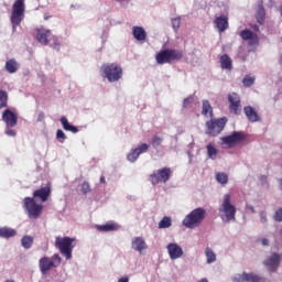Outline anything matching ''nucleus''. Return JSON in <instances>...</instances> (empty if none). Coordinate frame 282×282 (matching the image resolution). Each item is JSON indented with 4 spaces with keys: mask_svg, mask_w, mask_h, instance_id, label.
Returning <instances> with one entry per match:
<instances>
[{
    "mask_svg": "<svg viewBox=\"0 0 282 282\" xmlns=\"http://www.w3.org/2000/svg\"><path fill=\"white\" fill-rule=\"evenodd\" d=\"M281 263V256L279 253H273L270 258L264 261V265L269 268L270 272H274Z\"/></svg>",
    "mask_w": 282,
    "mask_h": 282,
    "instance_id": "nucleus-17",
    "label": "nucleus"
},
{
    "mask_svg": "<svg viewBox=\"0 0 282 282\" xmlns=\"http://www.w3.org/2000/svg\"><path fill=\"white\" fill-rule=\"evenodd\" d=\"M183 57H184V53H182V51H177L173 48L161 51L155 56L156 63L159 65L173 63V61H182Z\"/></svg>",
    "mask_w": 282,
    "mask_h": 282,
    "instance_id": "nucleus-7",
    "label": "nucleus"
},
{
    "mask_svg": "<svg viewBox=\"0 0 282 282\" xmlns=\"http://www.w3.org/2000/svg\"><path fill=\"white\" fill-rule=\"evenodd\" d=\"M74 241H76V238L56 237L55 248H58L61 254L69 260L72 259V252L74 250Z\"/></svg>",
    "mask_w": 282,
    "mask_h": 282,
    "instance_id": "nucleus-6",
    "label": "nucleus"
},
{
    "mask_svg": "<svg viewBox=\"0 0 282 282\" xmlns=\"http://www.w3.org/2000/svg\"><path fill=\"white\" fill-rule=\"evenodd\" d=\"M214 23L220 33L226 32V30L228 29V17H226V15L217 17L215 19Z\"/></svg>",
    "mask_w": 282,
    "mask_h": 282,
    "instance_id": "nucleus-19",
    "label": "nucleus"
},
{
    "mask_svg": "<svg viewBox=\"0 0 282 282\" xmlns=\"http://www.w3.org/2000/svg\"><path fill=\"white\" fill-rule=\"evenodd\" d=\"M17 237V231L10 227H0V238L1 239H12Z\"/></svg>",
    "mask_w": 282,
    "mask_h": 282,
    "instance_id": "nucleus-26",
    "label": "nucleus"
},
{
    "mask_svg": "<svg viewBox=\"0 0 282 282\" xmlns=\"http://www.w3.org/2000/svg\"><path fill=\"white\" fill-rule=\"evenodd\" d=\"M162 142H164V138L159 137L158 134L153 135L152 138V147L153 149H158V147H160V144H162Z\"/></svg>",
    "mask_w": 282,
    "mask_h": 282,
    "instance_id": "nucleus-37",
    "label": "nucleus"
},
{
    "mask_svg": "<svg viewBox=\"0 0 282 282\" xmlns=\"http://www.w3.org/2000/svg\"><path fill=\"white\" fill-rule=\"evenodd\" d=\"M137 149V152L139 153V155L141 153H147V151H149V144L147 143H142L141 145H139Z\"/></svg>",
    "mask_w": 282,
    "mask_h": 282,
    "instance_id": "nucleus-44",
    "label": "nucleus"
},
{
    "mask_svg": "<svg viewBox=\"0 0 282 282\" xmlns=\"http://www.w3.org/2000/svg\"><path fill=\"white\" fill-rule=\"evenodd\" d=\"M172 220H171V217L169 216H165L161 219V221L159 223V228L160 230L164 229V228H171L172 226Z\"/></svg>",
    "mask_w": 282,
    "mask_h": 282,
    "instance_id": "nucleus-35",
    "label": "nucleus"
},
{
    "mask_svg": "<svg viewBox=\"0 0 282 282\" xmlns=\"http://www.w3.org/2000/svg\"><path fill=\"white\" fill-rule=\"evenodd\" d=\"M260 220L262 224H265L267 219L265 216L263 215V213L260 215Z\"/></svg>",
    "mask_w": 282,
    "mask_h": 282,
    "instance_id": "nucleus-48",
    "label": "nucleus"
},
{
    "mask_svg": "<svg viewBox=\"0 0 282 282\" xmlns=\"http://www.w3.org/2000/svg\"><path fill=\"white\" fill-rule=\"evenodd\" d=\"M205 257L207 259V263H215V261H217V254H215V251H213L210 247L205 249Z\"/></svg>",
    "mask_w": 282,
    "mask_h": 282,
    "instance_id": "nucleus-32",
    "label": "nucleus"
},
{
    "mask_svg": "<svg viewBox=\"0 0 282 282\" xmlns=\"http://www.w3.org/2000/svg\"><path fill=\"white\" fill-rule=\"evenodd\" d=\"M45 120V112L41 111L37 116V122H43Z\"/></svg>",
    "mask_w": 282,
    "mask_h": 282,
    "instance_id": "nucleus-47",
    "label": "nucleus"
},
{
    "mask_svg": "<svg viewBox=\"0 0 282 282\" xmlns=\"http://www.w3.org/2000/svg\"><path fill=\"white\" fill-rule=\"evenodd\" d=\"M34 243V237L32 236H24L21 239V246L22 248H24L25 250H30V248H32V245Z\"/></svg>",
    "mask_w": 282,
    "mask_h": 282,
    "instance_id": "nucleus-31",
    "label": "nucleus"
},
{
    "mask_svg": "<svg viewBox=\"0 0 282 282\" xmlns=\"http://www.w3.org/2000/svg\"><path fill=\"white\" fill-rule=\"evenodd\" d=\"M4 67L9 74H17V72H19V62H17L14 58H11L6 62Z\"/></svg>",
    "mask_w": 282,
    "mask_h": 282,
    "instance_id": "nucleus-27",
    "label": "nucleus"
},
{
    "mask_svg": "<svg viewBox=\"0 0 282 282\" xmlns=\"http://www.w3.org/2000/svg\"><path fill=\"white\" fill-rule=\"evenodd\" d=\"M240 37L242 41H251L252 44L259 43V36H257V33L246 29L240 32Z\"/></svg>",
    "mask_w": 282,
    "mask_h": 282,
    "instance_id": "nucleus-20",
    "label": "nucleus"
},
{
    "mask_svg": "<svg viewBox=\"0 0 282 282\" xmlns=\"http://www.w3.org/2000/svg\"><path fill=\"white\" fill-rule=\"evenodd\" d=\"M206 218V209L198 207L192 210L183 220L186 228H195L199 226Z\"/></svg>",
    "mask_w": 282,
    "mask_h": 282,
    "instance_id": "nucleus-4",
    "label": "nucleus"
},
{
    "mask_svg": "<svg viewBox=\"0 0 282 282\" xmlns=\"http://www.w3.org/2000/svg\"><path fill=\"white\" fill-rule=\"evenodd\" d=\"M120 228V226H118V224L110 221L107 223L106 225H99L97 226V230H99V232H113L116 230H118Z\"/></svg>",
    "mask_w": 282,
    "mask_h": 282,
    "instance_id": "nucleus-23",
    "label": "nucleus"
},
{
    "mask_svg": "<svg viewBox=\"0 0 282 282\" xmlns=\"http://www.w3.org/2000/svg\"><path fill=\"white\" fill-rule=\"evenodd\" d=\"M166 248L172 261H175V259H182V257H184V250L182 247H180V245L170 242Z\"/></svg>",
    "mask_w": 282,
    "mask_h": 282,
    "instance_id": "nucleus-16",
    "label": "nucleus"
},
{
    "mask_svg": "<svg viewBox=\"0 0 282 282\" xmlns=\"http://www.w3.org/2000/svg\"><path fill=\"white\" fill-rule=\"evenodd\" d=\"M268 243H269V240L265 239V238H263V239H262V246H268Z\"/></svg>",
    "mask_w": 282,
    "mask_h": 282,
    "instance_id": "nucleus-49",
    "label": "nucleus"
},
{
    "mask_svg": "<svg viewBox=\"0 0 282 282\" xmlns=\"http://www.w3.org/2000/svg\"><path fill=\"white\" fill-rule=\"evenodd\" d=\"M274 219L275 221H282V208L275 212Z\"/></svg>",
    "mask_w": 282,
    "mask_h": 282,
    "instance_id": "nucleus-45",
    "label": "nucleus"
},
{
    "mask_svg": "<svg viewBox=\"0 0 282 282\" xmlns=\"http://www.w3.org/2000/svg\"><path fill=\"white\" fill-rule=\"evenodd\" d=\"M138 158H140V153L138 152L137 149H133L129 152V154L127 155V160L129 162H135V160H138Z\"/></svg>",
    "mask_w": 282,
    "mask_h": 282,
    "instance_id": "nucleus-36",
    "label": "nucleus"
},
{
    "mask_svg": "<svg viewBox=\"0 0 282 282\" xmlns=\"http://www.w3.org/2000/svg\"><path fill=\"white\" fill-rule=\"evenodd\" d=\"M226 122H228V119L226 117L219 118V119H210L206 122V134L212 135V138H215L224 131V127H226Z\"/></svg>",
    "mask_w": 282,
    "mask_h": 282,
    "instance_id": "nucleus-9",
    "label": "nucleus"
},
{
    "mask_svg": "<svg viewBox=\"0 0 282 282\" xmlns=\"http://www.w3.org/2000/svg\"><path fill=\"white\" fill-rule=\"evenodd\" d=\"M80 191L84 195H87L89 193H91V186L89 185V182H84L82 185H80Z\"/></svg>",
    "mask_w": 282,
    "mask_h": 282,
    "instance_id": "nucleus-42",
    "label": "nucleus"
},
{
    "mask_svg": "<svg viewBox=\"0 0 282 282\" xmlns=\"http://www.w3.org/2000/svg\"><path fill=\"white\" fill-rule=\"evenodd\" d=\"M6 134L10 135L11 138H14V135H17V131L13 130L12 128L7 127Z\"/></svg>",
    "mask_w": 282,
    "mask_h": 282,
    "instance_id": "nucleus-46",
    "label": "nucleus"
},
{
    "mask_svg": "<svg viewBox=\"0 0 282 282\" xmlns=\"http://www.w3.org/2000/svg\"><path fill=\"white\" fill-rule=\"evenodd\" d=\"M118 282H129V278H121Z\"/></svg>",
    "mask_w": 282,
    "mask_h": 282,
    "instance_id": "nucleus-50",
    "label": "nucleus"
},
{
    "mask_svg": "<svg viewBox=\"0 0 282 282\" xmlns=\"http://www.w3.org/2000/svg\"><path fill=\"white\" fill-rule=\"evenodd\" d=\"M219 63H220L221 69H228L229 72H231L232 59L230 58V56L228 54L221 55L219 58Z\"/></svg>",
    "mask_w": 282,
    "mask_h": 282,
    "instance_id": "nucleus-25",
    "label": "nucleus"
},
{
    "mask_svg": "<svg viewBox=\"0 0 282 282\" xmlns=\"http://www.w3.org/2000/svg\"><path fill=\"white\" fill-rule=\"evenodd\" d=\"M132 35L134 36L135 41H147V31L142 26H133Z\"/></svg>",
    "mask_w": 282,
    "mask_h": 282,
    "instance_id": "nucleus-22",
    "label": "nucleus"
},
{
    "mask_svg": "<svg viewBox=\"0 0 282 282\" xmlns=\"http://www.w3.org/2000/svg\"><path fill=\"white\" fill-rule=\"evenodd\" d=\"M8 91L6 90H0V110L8 108Z\"/></svg>",
    "mask_w": 282,
    "mask_h": 282,
    "instance_id": "nucleus-33",
    "label": "nucleus"
},
{
    "mask_svg": "<svg viewBox=\"0 0 282 282\" xmlns=\"http://www.w3.org/2000/svg\"><path fill=\"white\" fill-rule=\"evenodd\" d=\"M246 132L234 131L231 134L223 137L221 142L226 144L228 149H232L237 147V144H241L246 140Z\"/></svg>",
    "mask_w": 282,
    "mask_h": 282,
    "instance_id": "nucleus-12",
    "label": "nucleus"
},
{
    "mask_svg": "<svg viewBox=\"0 0 282 282\" xmlns=\"http://www.w3.org/2000/svg\"><path fill=\"white\" fill-rule=\"evenodd\" d=\"M256 19L258 21V23H260V25H263L264 21H265V9L263 8V6H259L257 13H256Z\"/></svg>",
    "mask_w": 282,
    "mask_h": 282,
    "instance_id": "nucleus-30",
    "label": "nucleus"
},
{
    "mask_svg": "<svg viewBox=\"0 0 282 282\" xmlns=\"http://www.w3.org/2000/svg\"><path fill=\"white\" fill-rule=\"evenodd\" d=\"M105 182H106V181H105V176H101V177H100V184H105Z\"/></svg>",
    "mask_w": 282,
    "mask_h": 282,
    "instance_id": "nucleus-51",
    "label": "nucleus"
},
{
    "mask_svg": "<svg viewBox=\"0 0 282 282\" xmlns=\"http://www.w3.org/2000/svg\"><path fill=\"white\" fill-rule=\"evenodd\" d=\"M6 282H15L14 280H7Z\"/></svg>",
    "mask_w": 282,
    "mask_h": 282,
    "instance_id": "nucleus-54",
    "label": "nucleus"
},
{
    "mask_svg": "<svg viewBox=\"0 0 282 282\" xmlns=\"http://www.w3.org/2000/svg\"><path fill=\"white\" fill-rule=\"evenodd\" d=\"M132 248L137 252H142V250H147V242L141 237H134L132 239Z\"/></svg>",
    "mask_w": 282,
    "mask_h": 282,
    "instance_id": "nucleus-24",
    "label": "nucleus"
},
{
    "mask_svg": "<svg viewBox=\"0 0 282 282\" xmlns=\"http://www.w3.org/2000/svg\"><path fill=\"white\" fill-rule=\"evenodd\" d=\"M262 178H264V180H265V176H262Z\"/></svg>",
    "mask_w": 282,
    "mask_h": 282,
    "instance_id": "nucleus-55",
    "label": "nucleus"
},
{
    "mask_svg": "<svg viewBox=\"0 0 282 282\" xmlns=\"http://www.w3.org/2000/svg\"><path fill=\"white\" fill-rule=\"evenodd\" d=\"M180 25H182V18H180V17L173 18L172 19V28L175 32H177V30H180Z\"/></svg>",
    "mask_w": 282,
    "mask_h": 282,
    "instance_id": "nucleus-40",
    "label": "nucleus"
},
{
    "mask_svg": "<svg viewBox=\"0 0 282 282\" xmlns=\"http://www.w3.org/2000/svg\"><path fill=\"white\" fill-rule=\"evenodd\" d=\"M228 102H229L230 113H235V116H239V113H241V97H239V94L237 93L229 94Z\"/></svg>",
    "mask_w": 282,
    "mask_h": 282,
    "instance_id": "nucleus-13",
    "label": "nucleus"
},
{
    "mask_svg": "<svg viewBox=\"0 0 282 282\" xmlns=\"http://www.w3.org/2000/svg\"><path fill=\"white\" fill-rule=\"evenodd\" d=\"M23 208L26 210L30 219H39V217H41V213H43V205L37 204V202L32 197H24Z\"/></svg>",
    "mask_w": 282,
    "mask_h": 282,
    "instance_id": "nucleus-8",
    "label": "nucleus"
},
{
    "mask_svg": "<svg viewBox=\"0 0 282 282\" xmlns=\"http://www.w3.org/2000/svg\"><path fill=\"white\" fill-rule=\"evenodd\" d=\"M101 75L107 78L108 83H118L122 78V66L110 63L101 66Z\"/></svg>",
    "mask_w": 282,
    "mask_h": 282,
    "instance_id": "nucleus-2",
    "label": "nucleus"
},
{
    "mask_svg": "<svg viewBox=\"0 0 282 282\" xmlns=\"http://www.w3.org/2000/svg\"><path fill=\"white\" fill-rule=\"evenodd\" d=\"M36 41L41 43V45H50V41H53L51 47L53 50H61V43L58 42V37L52 34V31L47 29H37L36 30Z\"/></svg>",
    "mask_w": 282,
    "mask_h": 282,
    "instance_id": "nucleus-5",
    "label": "nucleus"
},
{
    "mask_svg": "<svg viewBox=\"0 0 282 282\" xmlns=\"http://www.w3.org/2000/svg\"><path fill=\"white\" fill-rule=\"evenodd\" d=\"M63 259L58 253L53 254L50 259L48 257H43L39 261L40 270L42 274H47L52 268H58L61 265Z\"/></svg>",
    "mask_w": 282,
    "mask_h": 282,
    "instance_id": "nucleus-11",
    "label": "nucleus"
},
{
    "mask_svg": "<svg viewBox=\"0 0 282 282\" xmlns=\"http://www.w3.org/2000/svg\"><path fill=\"white\" fill-rule=\"evenodd\" d=\"M219 151H217V148L213 145L212 143L207 144V155L210 160H217V154Z\"/></svg>",
    "mask_w": 282,
    "mask_h": 282,
    "instance_id": "nucleus-34",
    "label": "nucleus"
},
{
    "mask_svg": "<svg viewBox=\"0 0 282 282\" xmlns=\"http://www.w3.org/2000/svg\"><path fill=\"white\" fill-rule=\"evenodd\" d=\"M280 187L282 188V178L280 180Z\"/></svg>",
    "mask_w": 282,
    "mask_h": 282,
    "instance_id": "nucleus-53",
    "label": "nucleus"
},
{
    "mask_svg": "<svg viewBox=\"0 0 282 282\" xmlns=\"http://www.w3.org/2000/svg\"><path fill=\"white\" fill-rule=\"evenodd\" d=\"M202 116H205V118H213V106L210 105V101L206 99L203 100Z\"/></svg>",
    "mask_w": 282,
    "mask_h": 282,
    "instance_id": "nucleus-28",
    "label": "nucleus"
},
{
    "mask_svg": "<svg viewBox=\"0 0 282 282\" xmlns=\"http://www.w3.org/2000/svg\"><path fill=\"white\" fill-rule=\"evenodd\" d=\"M25 19V1L24 0H15L12 6L10 22L12 24V29L17 30L21 25V21Z\"/></svg>",
    "mask_w": 282,
    "mask_h": 282,
    "instance_id": "nucleus-1",
    "label": "nucleus"
},
{
    "mask_svg": "<svg viewBox=\"0 0 282 282\" xmlns=\"http://www.w3.org/2000/svg\"><path fill=\"white\" fill-rule=\"evenodd\" d=\"M50 195H52V186L50 183L33 192V199H40L44 204V202H47L50 199Z\"/></svg>",
    "mask_w": 282,
    "mask_h": 282,
    "instance_id": "nucleus-14",
    "label": "nucleus"
},
{
    "mask_svg": "<svg viewBox=\"0 0 282 282\" xmlns=\"http://www.w3.org/2000/svg\"><path fill=\"white\" fill-rule=\"evenodd\" d=\"M245 115L248 118L249 122H259L261 118L259 117V113L252 108V106H247L243 108Z\"/></svg>",
    "mask_w": 282,
    "mask_h": 282,
    "instance_id": "nucleus-21",
    "label": "nucleus"
},
{
    "mask_svg": "<svg viewBox=\"0 0 282 282\" xmlns=\"http://www.w3.org/2000/svg\"><path fill=\"white\" fill-rule=\"evenodd\" d=\"M242 85H243V87H252V85H254V77H251L250 75H247L242 79Z\"/></svg>",
    "mask_w": 282,
    "mask_h": 282,
    "instance_id": "nucleus-39",
    "label": "nucleus"
},
{
    "mask_svg": "<svg viewBox=\"0 0 282 282\" xmlns=\"http://www.w3.org/2000/svg\"><path fill=\"white\" fill-rule=\"evenodd\" d=\"M234 282H261V278L253 273H242L235 276Z\"/></svg>",
    "mask_w": 282,
    "mask_h": 282,
    "instance_id": "nucleus-18",
    "label": "nucleus"
},
{
    "mask_svg": "<svg viewBox=\"0 0 282 282\" xmlns=\"http://www.w3.org/2000/svg\"><path fill=\"white\" fill-rule=\"evenodd\" d=\"M173 170H171V167H162L150 174L149 181L151 182V184H153V186L158 184H166V182L171 180Z\"/></svg>",
    "mask_w": 282,
    "mask_h": 282,
    "instance_id": "nucleus-10",
    "label": "nucleus"
},
{
    "mask_svg": "<svg viewBox=\"0 0 282 282\" xmlns=\"http://www.w3.org/2000/svg\"><path fill=\"white\" fill-rule=\"evenodd\" d=\"M2 120L4 121L8 128L17 127L19 122V116H17L14 111L6 109L2 112Z\"/></svg>",
    "mask_w": 282,
    "mask_h": 282,
    "instance_id": "nucleus-15",
    "label": "nucleus"
},
{
    "mask_svg": "<svg viewBox=\"0 0 282 282\" xmlns=\"http://www.w3.org/2000/svg\"><path fill=\"white\" fill-rule=\"evenodd\" d=\"M216 180L219 184H228V174L226 173H217Z\"/></svg>",
    "mask_w": 282,
    "mask_h": 282,
    "instance_id": "nucleus-38",
    "label": "nucleus"
},
{
    "mask_svg": "<svg viewBox=\"0 0 282 282\" xmlns=\"http://www.w3.org/2000/svg\"><path fill=\"white\" fill-rule=\"evenodd\" d=\"M61 122L64 131H70V133H78V127L72 126L70 122L67 120V117H62Z\"/></svg>",
    "mask_w": 282,
    "mask_h": 282,
    "instance_id": "nucleus-29",
    "label": "nucleus"
},
{
    "mask_svg": "<svg viewBox=\"0 0 282 282\" xmlns=\"http://www.w3.org/2000/svg\"><path fill=\"white\" fill-rule=\"evenodd\" d=\"M193 102H195L194 96H189V97L185 98L183 100V109H188V107H191V105H193Z\"/></svg>",
    "mask_w": 282,
    "mask_h": 282,
    "instance_id": "nucleus-41",
    "label": "nucleus"
},
{
    "mask_svg": "<svg viewBox=\"0 0 282 282\" xmlns=\"http://www.w3.org/2000/svg\"><path fill=\"white\" fill-rule=\"evenodd\" d=\"M198 282H208V279L204 278V279L199 280Z\"/></svg>",
    "mask_w": 282,
    "mask_h": 282,
    "instance_id": "nucleus-52",
    "label": "nucleus"
},
{
    "mask_svg": "<svg viewBox=\"0 0 282 282\" xmlns=\"http://www.w3.org/2000/svg\"><path fill=\"white\" fill-rule=\"evenodd\" d=\"M56 139L61 140V142H65V140H67V134H65L63 130L58 129L56 131Z\"/></svg>",
    "mask_w": 282,
    "mask_h": 282,
    "instance_id": "nucleus-43",
    "label": "nucleus"
},
{
    "mask_svg": "<svg viewBox=\"0 0 282 282\" xmlns=\"http://www.w3.org/2000/svg\"><path fill=\"white\" fill-rule=\"evenodd\" d=\"M230 194H226L220 205L219 213L223 221H235V215H237V207L230 204Z\"/></svg>",
    "mask_w": 282,
    "mask_h": 282,
    "instance_id": "nucleus-3",
    "label": "nucleus"
}]
</instances>
